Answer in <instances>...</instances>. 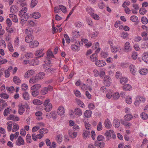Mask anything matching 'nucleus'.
I'll return each instance as SVG.
<instances>
[{
	"instance_id": "1",
	"label": "nucleus",
	"mask_w": 148,
	"mask_h": 148,
	"mask_svg": "<svg viewBox=\"0 0 148 148\" xmlns=\"http://www.w3.org/2000/svg\"><path fill=\"white\" fill-rule=\"evenodd\" d=\"M83 43L80 41H76L71 45V49L75 52H78L80 50V46L82 45Z\"/></svg>"
},
{
	"instance_id": "2",
	"label": "nucleus",
	"mask_w": 148,
	"mask_h": 148,
	"mask_svg": "<svg viewBox=\"0 0 148 148\" xmlns=\"http://www.w3.org/2000/svg\"><path fill=\"white\" fill-rule=\"evenodd\" d=\"M43 106L45 107L44 110L47 112L50 111L52 108V106L50 102V100L49 99H46L43 103Z\"/></svg>"
},
{
	"instance_id": "3",
	"label": "nucleus",
	"mask_w": 148,
	"mask_h": 148,
	"mask_svg": "<svg viewBox=\"0 0 148 148\" xmlns=\"http://www.w3.org/2000/svg\"><path fill=\"white\" fill-rule=\"evenodd\" d=\"M27 10V6H24L19 12V15L20 17H23L24 18H29L28 14L26 13Z\"/></svg>"
},
{
	"instance_id": "4",
	"label": "nucleus",
	"mask_w": 148,
	"mask_h": 148,
	"mask_svg": "<svg viewBox=\"0 0 148 148\" xmlns=\"http://www.w3.org/2000/svg\"><path fill=\"white\" fill-rule=\"evenodd\" d=\"M47 57L46 59L44 62L46 65H48L50 64L51 62L50 58H53L54 56L52 51L50 50L48 51L47 53Z\"/></svg>"
},
{
	"instance_id": "5",
	"label": "nucleus",
	"mask_w": 148,
	"mask_h": 148,
	"mask_svg": "<svg viewBox=\"0 0 148 148\" xmlns=\"http://www.w3.org/2000/svg\"><path fill=\"white\" fill-rule=\"evenodd\" d=\"M105 135L108 140H109L111 137L113 138L116 137L114 132L112 130H109L106 131L105 134Z\"/></svg>"
},
{
	"instance_id": "6",
	"label": "nucleus",
	"mask_w": 148,
	"mask_h": 148,
	"mask_svg": "<svg viewBox=\"0 0 148 148\" xmlns=\"http://www.w3.org/2000/svg\"><path fill=\"white\" fill-rule=\"evenodd\" d=\"M132 48L131 47L130 43L129 42H126L124 45V49L125 52H129L132 50Z\"/></svg>"
},
{
	"instance_id": "7",
	"label": "nucleus",
	"mask_w": 148,
	"mask_h": 148,
	"mask_svg": "<svg viewBox=\"0 0 148 148\" xmlns=\"http://www.w3.org/2000/svg\"><path fill=\"white\" fill-rule=\"evenodd\" d=\"M111 51L114 53H116L117 52H120L121 49V47L119 46H113L110 45Z\"/></svg>"
},
{
	"instance_id": "8",
	"label": "nucleus",
	"mask_w": 148,
	"mask_h": 148,
	"mask_svg": "<svg viewBox=\"0 0 148 148\" xmlns=\"http://www.w3.org/2000/svg\"><path fill=\"white\" fill-rule=\"evenodd\" d=\"M35 73V72L33 70H28L25 73L24 77L26 78H28L34 75Z\"/></svg>"
},
{
	"instance_id": "9",
	"label": "nucleus",
	"mask_w": 148,
	"mask_h": 148,
	"mask_svg": "<svg viewBox=\"0 0 148 148\" xmlns=\"http://www.w3.org/2000/svg\"><path fill=\"white\" fill-rule=\"evenodd\" d=\"M112 80L110 76H106L104 77V83L107 86H109Z\"/></svg>"
},
{
	"instance_id": "10",
	"label": "nucleus",
	"mask_w": 148,
	"mask_h": 148,
	"mask_svg": "<svg viewBox=\"0 0 148 148\" xmlns=\"http://www.w3.org/2000/svg\"><path fill=\"white\" fill-rule=\"evenodd\" d=\"M16 145L18 146L23 145L25 144V142L23 138L19 136L16 141Z\"/></svg>"
},
{
	"instance_id": "11",
	"label": "nucleus",
	"mask_w": 148,
	"mask_h": 148,
	"mask_svg": "<svg viewBox=\"0 0 148 148\" xmlns=\"http://www.w3.org/2000/svg\"><path fill=\"white\" fill-rule=\"evenodd\" d=\"M53 88V87L51 86H49L48 88H44L40 91V93L42 95H45L47 93L49 90H51Z\"/></svg>"
},
{
	"instance_id": "12",
	"label": "nucleus",
	"mask_w": 148,
	"mask_h": 148,
	"mask_svg": "<svg viewBox=\"0 0 148 148\" xmlns=\"http://www.w3.org/2000/svg\"><path fill=\"white\" fill-rule=\"evenodd\" d=\"M95 64L98 67H103L106 64L105 61L103 60H97L95 62Z\"/></svg>"
},
{
	"instance_id": "13",
	"label": "nucleus",
	"mask_w": 148,
	"mask_h": 148,
	"mask_svg": "<svg viewBox=\"0 0 148 148\" xmlns=\"http://www.w3.org/2000/svg\"><path fill=\"white\" fill-rule=\"evenodd\" d=\"M26 106L25 105L20 104L18 106V112L19 114L22 115L24 112Z\"/></svg>"
},
{
	"instance_id": "14",
	"label": "nucleus",
	"mask_w": 148,
	"mask_h": 148,
	"mask_svg": "<svg viewBox=\"0 0 148 148\" xmlns=\"http://www.w3.org/2000/svg\"><path fill=\"white\" fill-rule=\"evenodd\" d=\"M43 49H39L37 50L34 53L36 56H38V58H40L43 56L44 53H43Z\"/></svg>"
},
{
	"instance_id": "15",
	"label": "nucleus",
	"mask_w": 148,
	"mask_h": 148,
	"mask_svg": "<svg viewBox=\"0 0 148 148\" xmlns=\"http://www.w3.org/2000/svg\"><path fill=\"white\" fill-rule=\"evenodd\" d=\"M65 112V110L64 107L63 106H60L57 110L58 114L60 115H63Z\"/></svg>"
},
{
	"instance_id": "16",
	"label": "nucleus",
	"mask_w": 148,
	"mask_h": 148,
	"mask_svg": "<svg viewBox=\"0 0 148 148\" xmlns=\"http://www.w3.org/2000/svg\"><path fill=\"white\" fill-rule=\"evenodd\" d=\"M39 45V42L36 40L32 41L29 43V46L31 48H35L37 47Z\"/></svg>"
},
{
	"instance_id": "17",
	"label": "nucleus",
	"mask_w": 148,
	"mask_h": 148,
	"mask_svg": "<svg viewBox=\"0 0 148 148\" xmlns=\"http://www.w3.org/2000/svg\"><path fill=\"white\" fill-rule=\"evenodd\" d=\"M95 145L97 148H104L105 147V143L103 142H95Z\"/></svg>"
},
{
	"instance_id": "18",
	"label": "nucleus",
	"mask_w": 148,
	"mask_h": 148,
	"mask_svg": "<svg viewBox=\"0 0 148 148\" xmlns=\"http://www.w3.org/2000/svg\"><path fill=\"white\" fill-rule=\"evenodd\" d=\"M74 114L76 116H80L82 115V112L80 108H76L74 109Z\"/></svg>"
},
{
	"instance_id": "19",
	"label": "nucleus",
	"mask_w": 148,
	"mask_h": 148,
	"mask_svg": "<svg viewBox=\"0 0 148 148\" xmlns=\"http://www.w3.org/2000/svg\"><path fill=\"white\" fill-rule=\"evenodd\" d=\"M30 16L34 19H37L41 17V14L39 12H35L31 14Z\"/></svg>"
},
{
	"instance_id": "20",
	"label": "nucleus",
	"mask_w": 148,
	"mask_h": 148,
	"mask_svg": "<svg viewBox=\"0 0 148 148\" xmlns=\"http://www.w3.org/2000/svg\"><path fill=\"white\" fill-rule=\"evenodd\" d=\"M104 124L105 127L107 129L110 128L112 126L111 122L108 119L105 120Z\"/></svg>"
},
{
	"instance_id": "21",
	"label": "nucleus",
	"mask_w": 148,
	"mask_h": 148,
	"mask_svg": "<svg viewBox=\"0 0 148 148\" xmlns=\"http://www.w3.org/2000/svg\"><path fill=\"white\" fill-rule=\"evenodd\" d=\"M130 71L133 75H135L136 72V69L134 65L131 64L129 67Z\"/></svg>"
},
{
	"instance_id": "22",
	"label": "nucleus",
	"mask_w": 148,
	"mask_h": 148,
	"mask_svg": "<svg viewBox=\"0 0 148 148\" xmlns=\"http://www.w3.org/2000/svg\"><path fill=\"white\" fill-rule=\"evenodd\" d=\"M63 136L62 134L57 135L55 137V140L57 143L60 144L62 142Z\"/></svg>"
},
{
	"instance_id": "23",
	"label": "nucleus",
	"mask_w": 148,
	"mask_h": 148,
	"mask_svg": "<svg viewBox=\"0 0 148 148\" xmlns=\"http://www.w3.org/2000/svg\"><path fill=\"white\" fill-rule=\"evenodd\" d=\"M90 132L87 130H84L82 134V136L84 139H86L90 136Z\"/></svg>"
},
{
	"instance_id": "24",
	"label": "nucleus",
	"mask_w": 148,
	"mask_h": 148,
	"mask_svg": "<svg viewBox=\"0 0 148 148\" xmlns=\"http://www.w3.org/2000/svg\"><path fill=\"white\" fill-rule=\"evenodd\" d=\"M98 58V55L96 53L92 54L90 56V60L92 62H95L97 60Z\"/></svg>"
},
{
	"instance_id": "25",
	"label": "nucleus",
	"mask_w": 148,
	"mask_h": 148,
	"mask_svg": "<svg viewBox=\"0 0 148 148\" xmlns=\"http://www.w3.org/2000/svg\"><path fill=\"white\" fill-rule=\"evenodd\" d=\"M9 17L12 19V21L15 23H18V20L17 16L12 14H10Z\"/></svg>"
},
{
	"instance_id": "26",
	"label": "nucleus",
	"mask_w": 148,
	"mask_h": 148,
	"mask_svg": "<svg viewBox=\"0 0 148 148\" xmlns=\"http://www.w3.org/2000/svg\"><path fill=\"white\" fill-rule=\"evenodd\" d=\"M142 59L144 62L148 63V52H145L143 54Z\"/></svg>"
},
{
	"instance_id": "27",
	"label": "nucleus",
	"mask_w": 148,
	"mask_h": 148,
	"mask_svg": "<svg viewBox=\"0 0 148 148\" xmlns=\"http://www.w3.org/2000/svg\"><path fill=\"white\" fill-rule=\"evenodd\" d=\"M69 134L70 137L72 138H74L77 137V132L73 131H69Z\"/></svg>"
},
{
	"instance_id": "28",
	"label": "nucleus",
	"mask_w": 148,
	"mask_h": 148,
	"mask_svg": "<svg viewBox=\"0 0 148 148\" xmlns=\"http://www.w3.org/2000/svg\"><path fill=\"white\" fill-rule=\"evenodd\" d=\"M18 7L14 5H12L10 8V12L12 13L17 12L18 11Z\"/></svg>"
},
{
	"instance_id": "29",
	"label": "nucleus",
	"mask_w": 148,
	"mask_h": 148,
	"mask_svg": "<svg viewBox=\"0 0 148 148\" xmlns=\"http://www.w3.org/2000/svg\"><path fill=\"white\" fill-rule=\"evenodd\" d=\"M80 87L82 90H89L90 91L92 90V88L89 86H88L84 84H81Z\"/></svg>"
},
{
	"instance_id": "30",
	"label": "nucleus",
	"mask_w": 148,
	"mask_h": 148,
	"mask_svg": "<svg viewBox=\"0 0 148 148\" xmlns=\"http://www.w3.org/2000/svg\"><path fill=\"white\" fill-rule=\"evenodd\" d=\"M41 87V86L40 84H36L33 86L31 88L32 90H39Z\"/></svg>"
},
{
	"instance_id": "31",
	"label": "nucleus",
	"mask_w": 148,
	"mask_h": 148,
	"mask_svg": "<svg viewBox=\"0 0 148 148\" xmlns=\"http://www.w3.org/2000/svg\"><path fill=\"white\" fill-rule=\"evenodd\" d=\"M32 103L34 105L39 106L42 104L43 102L38 99H36L33 100Z\"/></svg>"
},
{
	"instance_id": "32",
	"label": "nucleus",
	"mask_w": 148,
	"mask_h": 148,
	"mask_svg": "<svg viewBox=\"0 0 148 148\" xmlns=\"http://www.w3.org/2000/svg\"><path fill=\"white\" fill-rule=\"evenodd\" d=\"M12 69V66H10L7 70L5 71V76L6 77H8L10 76V71Z\"/></svg>"
},
{
	"instance_id": "33",
	"label": "nucleus",
	"mask_w": 148,
	"mask_h": 148,
	"mask_svg": "<svg viewBox=\"0 0 148 148\" xmlns=\"http://www.w3.org/2000/svg\"><path fill=\"white\" fill-rule=\"evenodd\" d=\"M113 90H107L106 93V97L109 99H111L112 96Z\"/></svg>"
},
{
	"instance_id": "34",
	"label": "nucleus",
	"mask_w": 148,
	"mask_h": 148,
	"mask_svg": "<svg viewBox=\"0 0 148 148\" xmlns=\"http://www.w3.org/2000/svg\"><path fill=\"white\" fill-rule=\"evenodd\" d=\"M33 40L32 35H27L25 38V40L27 43L30 42Z\"/></svg>"
},
{
	"instance_id": "35",
	"label": "nucleus",
	"mask_w": 148,
	"mask_h": 148,
	"mask_svg": "<svg viewBox=\"0 0 148 148\" xmlns=\"http://www.w3.org/2000/svg\"><path fill=\"white\" fill-rule=\"evenodd\" d=\"M124 119L126 121H129L133 118V116L130 114H127L124 116Z\"/></svg>"
},
{
	"instance_id": "36",
	"label": "nucleus",
	"mask_w": 148,
	"mask_h": 148,
	"mask_svg": "<svg viewBox=\"0 0 148 148\" xmlns=\"http://www.w3.org/2000/svg\"><path fill=\"white\" fill-rule=\"evenodd\" d=\"M120 97V95L119 93L117 92H114L113 91L112 97L114 100H117Z\"/></svg>"
},
{
	"instance_id": "37",
	"label": "nucleus",
	"mask_w": 148,
	"mask_h": 148,
	"mask_svg": "<svg viewBox=\"0 0 148 148\" xmlns=\"http://www.w3.org/2000/svg\"><path fill=\"white\" fill-rule=\"evenodd\" d=\"M120 122L117 119H115L113 121V125L116 128L119 127L120 125Z\"/></svg>"
},
{
	"instance_id": "38",
	"label": "nucleus",
	"mask_w": 148,
	"mask_h": 148,
	"mask_svg": "<svg viewBox=\"0 0 148 148\" xmlns=\"http://www.w3.org/2000/svg\"><path fill=\"white\" fill-rule=\"evenodd\" d=\"M11 109L10 107H8L5 109L3 112V115L4 116H7L8 114L10 113Z\"/></svg>"
},
{
	"instance_id": "39",
	"label": "nucleus",
	"mask_w": 148,
	"mask_h": 148,
	"mask_svg": "<svg viewBox=\"0 0 148 148\" xmlns=\"http://www.w3.org/2000/svg\"><path fill=\"white\" fill-rule=\"evenodd\" d=\"M13 81L16 84L19 85L21 83V80L17 76H15L13 77Z\"/></svg>"
},
{
	"instance_id": "40",
	"label": "nucleus",
	"mask_w": 148,
	"mask_h": 148,
	"mask_svg": "<svg viewBox=\"0 0 148 148\" xmlns=\"http://www.w3.org/2000/svg\"><path fill=\"white\" fill-rule=\"evenodd\" d=\"M48 132V130L45 128H42L40 129L39 130V132L44 136V134H45Z\"/></svg>"
},
{
	"instance_id": "41",
	"label": "nucleus",
	"mask_w": 148,
	"mask_h": 148,
	"mask_svg": "<svg viewBox=\"0 0 148 148\" xmlns=\"http://www.w3.org/2000/svg\"><path fill=\"white\" fill-rule=\"evenodd\" d=\"M39 81L36 76L35 77H32L30 78L29 81V82L31 84H34Z\"/></svg>"
},
{
	"instance_id": "42",
	"label": "nucleus",
	"mask_w": 148,
	"mask_h": 148,
	"mask_svg": "<svg viewBox=\"0 0 148 148\" xmlns=\"http://www.w3.org/2000/svg\"><path fill=\"white\" fill-rule=\"evenodd\" d=\"M17 3L19 4L21 6L23 7L24 6H27L26 2L25 0H17Z\"/></svg>"
},
{
	"instance_id": "43",
	"label": "nucleus",
	"mask_w": 148,
	"mask_h": 148,
	"mask_svg": "<svg viewBox=\"0 0 148 148\" xmlns=\"http://www.w3.org/2000/svg\"><path fill=\"white\" fill-rule=\"evenodd\" d=\"M139 72L141 75H145L148 73V70L147 69H142L139 70Z\"/></svg>"
},
{
	"instance_id": "44",
	"label": "nucleus",
	"mask_w": 148,
	"mask_h": 148,
	"mask_svg": "<svg viewBox=\"0 0 148 148\" xmlns=\"http://www.w3.org/2000/svg\"><path fill=\"white\" fill-rule=\"evenodd\" d=\"M12 124L13 123L12 121L8 122L7 123V129L8 131L10 132L11 131L12 126Z\"/></svg>"
},
{
	"instance_id": "45",
	"label": "nucleus",
	"mask_w": 148,
	"mask_h": 148,
	"mask_svg": "<svg viewBox=\"0 0 148 148\" xmlns=\"http://www.w3.org/2000/svg\"><path fill=\"white\" fill-rule=\"evenodd\" d=\"M123 89L126 91H130L132 89V87L131 85L127 84L123 86Z\"/></svg>"
},
{
	"instance_id": "46",
	"label": "nucleus",
	"mask_w": 148,
	"mask_h": 148,
	"mask_svg": "<svg viewBox=\"0 0 148 148\" xmlns=\"http://www.w3.org/2000/svg\"><path fill=\"white\" fill-rule=\"evenodd\" d=\"M121 123L126 127L129 128L131 126L132 124L130 123L124 121H121Z\"/></svg>"
},
{
	"instance_id": "47",
	"label": "nucleus",
	"mask_w": 148,
	"mask_h": 148,
	"mask_svg": "<svg viewBox=\"0 0 148 148\" xmlns=\"http://www.w3.org/2000/svg\"><path fill=\"white\" fill-rule=\"evenodd\" d=\"M76 102L77 104L80 107L82 108L85 107V106L83 102L80 100L79 99H76Z\"/></svg>"
},
{
	"instance_id": "48",
	"label": "nucleus",
	"mask_w": 148,
	"mask_h": 148,
	"mask_svg": "<svg viewBox=\"0 0 148 148\" xmlns=\"http://www.w3.org/2000/svg\"><path fill=\"white\" fill-rule=\"evenodd\" d=\"M39 80L43 79L45 77V74L43 72H40L36 75Z\"/></svg>"
},
{
	"instance_id": "49",
	"label": "nucleus",
	"mask_w": 148,
	"mask_h": 148,
	"mask_svg": "<svg viewBox=\"0 0 148 148\" xmlns=\"http://www.w3.org/2000/svg\"><path fill=\"white\" fill-rule=\"evenodd\" d=\"M92 114L91 111L90 110H86L84 112V116L86 117L89 118L91 116Z\"/></svg>"
},
{
	"instance_id": "50",
	"label": "nucleus",
	"mask_w": 148,
	"mask_h": 148,
	"mask_svg": "<svg viewBox=\"0 0 148 148\" xmlns=\"http://www.w3.org/2000/svg\"><path fill=\"white\" fill-rule=\"evenodd\" d=\"M125 101L126 103L128 104H131L132 102V97L130 96H128L126 97Z\"/></svg>"
},
{
	"instance_id": "51",
	"label": "nucleus",
	"mask_w": 148,
	"mask_h": 148,
	"mask_svg": "<svg viewBox=\"0 0 148 148\" xmlns=\"http://www.w3.org/2000/svg\"><path fill=\"white\" fill-rule=\"evenodd\" d=\"M23 98L25 100H28L29 99V94L26 92H25L23 93Z\"/></svg>"
},
{
	"instance_id": "52",
	"label": "nucleus",
	"mask_w": 148,
	"mask_h": 148,
	"mask_svg": "<svg viewBox=\"0 0 148 148\" xmlns=\"http://www.w3.org/2000/svg\"><path fill=\"white\" fill-rule=\"evenodd\" d=\"M44 67L45 68V71L46 73H52L54 71L53 70L54 69H53V68H47V67L45 68V67Z\"/></svg>"
},
{
	"instance_id": "53",
	"label": "nucleus",
	"mask_w": 148,
	"mask_h": 148,
	"mask_svg": "<svg viewBox=\"0 0 148 148\" xmlns=\"http://www.w3.org/2000/svg\"><path fill=\"white\" fill-rule=\"evenodd\" d=\"M13 126L12 129V131L13 132H16L19 129V125L16 123L13 124Z\"/></svg>"
},
{
	"instance_id": "54",
	"label": "nucleus",
	"mask_w": 148,
	"mask_h": 148,
	"mask_svg": "<svg viewBox=\"0 0 148 148\" xmlns=\"http://www.w3.org/2000/svg\"><path fill=\"white\" fill-rule=\"evenodd\" d=\"M59 7L60 8V10H61L62 12L64 13H66L67 12V10L66 7L62 5H59Z\"/></svg>"
},
{
	"instance_id": "55",
	"label": "nucleus",
	"mask_w": 148,
	"mask_h": 148,
	"mask_svg": "<svg viewBox=\"0 0 148 148\" xmlns=\"http://www.w3.org/2000/svg\"><path fill=\"white\" fill-rule=\"evenodd\" d=\"M27 22L29 26L33 27L36 25L37 23L32 20H28Z\"/></svg>"
},
{
	"instance_id": "56",
	"label": "nucleus",
	"mask_w": 148,
	"mask_h": 148,
	"mask_svg": "<svg viewBox=\"0 0 148 148\" xmlns=\"http://www.w3.org/2000/svg\"><path fill=\"white\" fill-rule=\"evenodd\" d=\"M39 63V61L37 59L32 60V61L29 63L31 65L34 66L38 65Z\"/></svg>"
},
{
	"instance_id": "57",
	"label": "nucleus",
	"mask_w": 148,
	"mask_h": 148,
	"mask_svg": "<svg viewBox=\"0 0 148 148\" xmlns=\"http://www.w3.org/2000/svg\"><path fill=\"white\" fill-rule=\"evenodd\" d=\"M136 99H139L140 102H144L146 100L145 98L142 96H138L137 97Z\"/></svg>"
},
{
	"instance_id": "58",
	"label": "nucleus",
	"mask_w": 148,
	"mask_h": 148,
	"mask_svg": "<svg viewBox=\"0 0 148 148\" xmlns=\"http://www.w3.org/2000/svg\"><path fill=\"white\" fill-rule=\"evenodd\" d=\"M73 92L75 96L77 97H81V93L79 90H74Z\"/></svg>"
},
{
	"instance_id": "59",
	"label": "nucleus",
	"mask_w": 148,
	"mask_h": 148,
	"mask_svg": "<svg viewBox=\"0 0 148 148\" xmlns=\"http://www.w3.org/2000/svg\"><path fill=\"white\" fill-rule=\"evenodd\" d=\"M142 48L143 49H146L148 48V42L144 41L141 44Z\"/></svg>"
},
{
	"instance_id": "60",
	"label": "nucleus",
	"mask_w": 148,
	"mask_h": 148,
	"mask_svg": "<svg viewBox=\"0 0 148 148\" xmlns=\"http://www.w3.org/2000/svg\"><path fill=\"white\" fill-rule=\"evenodd\" d=\"M75 25L76 27L80 28L83 26V24L80 21H78L75 23Z\"/></svg>"
},
{
	"instance_id": "61",
	"label": "nucleus",
	"mask_w": 148,
	"mask_h": 148,
	"mask_svg": "<svg viewBox=\"0 0 148 148\" xmlns=\"http://www.w3.org/2000/svg\"><path fill=\"white\" fill-rule=\"evenodd\" d=\"M128 81V79L127 78L125 77H123L120 80V82L122 84H125Z\"/></svg>"
},
{
	"instance_id": "62",
	"label": "nucleus",
	"mask_w": 148,
	"mask_h": 148,
	"mask_svg": "<svg viewBox=\"0 0 148 148\" xmlns=\"http://www.w3.org/2000/svg\"><path fill=\"white\" fill-rule=\"evenodd\" d=\"M38 1L37 0H32L31 3V7L33 8L37 4Z\"/></svg>"
},
{
	"instance_id": "63",
	"label": "nucleus",
	"mask_w": 148,
	"mask_h": 148,
	"mask_svg": "<svg viewBox=\"0 0 148 148\" xmlns=\"http://www.w3.org/2000/svg\"><path fill=\"white\" fill-rule=\"evenodd\" d=\"M141 21L144 24H146L148 23V20L145 17H143L141 18Z\"/></svg>"
},
{
	"instance_id": "64",
	"label": "nucleus",
	"mask_w": 148,
	"mask_h": 148,
	"mask_svg": "<svg viewBox=\"0 0 148 148\" xmlns=\"http://www.w3.org/2000/svg\"><path fill=\"white\" fill-rule=\"evenodd\" d=\"M73 34L74 37H78L80 36V34L79 32L76 30H75L73 32Z\"/></svg>"
}]
</instances>
